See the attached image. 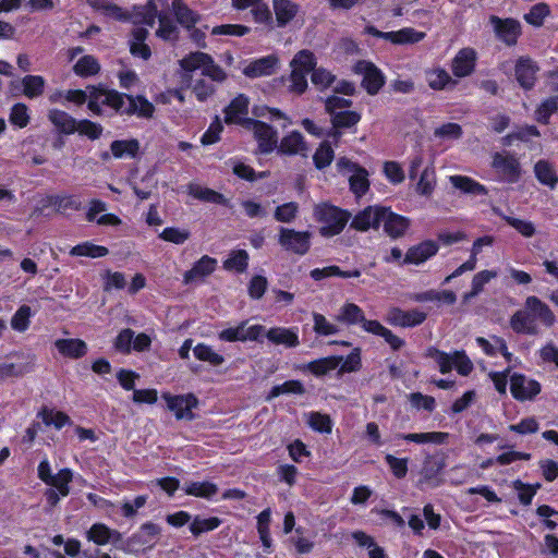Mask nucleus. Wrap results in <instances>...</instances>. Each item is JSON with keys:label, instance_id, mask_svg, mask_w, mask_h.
I'll return each instance as SVG.
<instances>
[{"label": "nucleus", "instance_id": "nucleus-11", "mask_svg": "<svg viewBox=\"0 0 558 558\" xmlns=\"http://www.w3.org/2000/svg\"><path fill=\"white\" fill-rule=\"evenodd\" d=\"M490 22L494 25V31L498 39L509 47L517 45L522 34V27L518 20L512 17L500 19L496 15H492Z\"/></svg>", "mask_w": 558, "mask_h": 558}, {"label": "nucleus", "instance_id": "nucleus-61", "mask_svg": "<svg viewBox=\"0 0 558 558\" xmlns=\"http://www.w3.org/2000/svg\"><path fill=\"white\" fill-rule=\"evenodd\" d=\"M38 416L41 417L45 425H53L57 429H61L63 426L71 423L70 416L66 413L62 411L53 413V411L47 407H44L39 411Z\"/></svg>", "mask_w": 558, "mask_h": 558}, {"label": "nucleus", "instance_id": "nucleus-27", "mask_svg": "<svg viewBox=\"0 0 558 558\" xmlns=\"http://www.w3.org/2000/svg\"><path fill=\"white\" fill-rule=\"evenodd\" d=\"M254 137L262 154H270L277 147L278 133L270 124L263 121L262 128L255 130Z\"/></svg>", "mask_w": 558, "mask_h": 558}, {"label": "nucleus", "instance_id": "nucleus-17", "mask_svg": "<svg viewBox=\"0 0 558 558\" xmlns=\"http://www.w3.org/2000/svg\"><path fill=\"white\" fill-rule=\"evenodd\" d=\"M279 58L276 54H268L250 62L244 69L243 74L250 78L269 76L276 72Z\"/></svg>", "mask_w": 558, "mask_h": 558}, {"label": "nucleus", "instance_id": "nucleus-37", "mask_svg": "<svg viewBox=\"0 0 558 558\" xmlns=\"http://www.w3.org/2000/svg\"><path fill=\"white\" fill-rule=\"evenodd\" d=\"M425 77L429 88L433 90H444L449 85H457V81L452 80L450 74L440 66L426 70Z\"/></svg>", "mask_w": 558, "mask_h": 558}, {"label": "nucleus", "instance_id": "nucleus-8", "mask_svg": "<svg viewBox=\"0 0 558 558\" xmlns=\"http://www.w3.org/2000/svg\"><path fill=\"white\" fill-rule=\"evenodd\" d=\"M247 320L239 323L235 327L222 329L218 332V339L225 342H245V341H260L265 333L263 325H252L246 327Z\"/></svg>", "mask_w": 558, "mask_h": 558}, {"label": "nucleus", "instance_id": "nucleus-58", "mask_svg": "<svg viewBox=\"0 0 558 558\" xmlns=\"http://www.w3.org/2000/svg\"><path fill=\"white\" fill-rule=\"evenodd\" d=\"M425 355L435 360L441 374H447L453 368L454 353L450 355L449 353L441 351L436 347H428Z\"/></svg>", "mask_w": 558, "mask_h": 558}, {"label": "nucleus", "instance_id": "nucleus-31", "mask_svg": "<svg viewBox=\"0 0 558 558\" xmlns=\"http://www.w3.org/2000/svg\"><path fill=\"white\" fill-rule=\"evenodd\" d=\"M48 119L62 134L71 135L77 130L78 121L66 111L60 109H51L48 113Z\"/></svg>", "mask_w": 558, "mask_h": 558}, {"label": "nucleus", "instance_id": "nucleus-51", "mask_svg": "<svg viewBox=\"0 0 558 558\" xmlns=\"http://www.w3.org/2000/svg\"><path fill=\"white\" fill-rule=\"evenodd\" d=\"M534 173L538 182L554 189L558 183V175L547 160H538L534 166Z\"/></svg>", "mask_w": 558, "mask_h": 558}, {"label": "nucleus", "instance_id": "nucleus-28", "mask_svg": "<svg viewBox=\"0 0 558 558\" xmlns=\"http://www.w3.org/2000/svg\"><path fill=\"white\" fill-rule=\"evenodd\" d=\"M277 149L280 155L293 156L306 150L307 146L301 132L292 131L281 138Z\"/></svg>", "mask_w": 558, "mask_h": 558}, {"label": "nucleus", "instance_id": "nucleus-29", "mask_svg": "<svg viewBox=\"0 0 558 558\" xmlns=\"http://www.w3.org/2000/svg\"><path fill=\"white\" fill-rule=\"evenodd\" d=\"M510 327L519 335L534 336L538 332L532 315L526 310H519L511 316Z\"/></svg>", "mask_w": 558, "mask_h": 558}, {"label": "nucleus", "instance_id": "nucleus-34", "mask_svg": "<svg viewBox=\"0 0 558 558\" xmlns=\"http://www.w3.org/2000/svg\"><path fill=\"white\" fill-rule=\"evenodd\" d=\"M396 438L415 444L444 445L447 442L449 434L445 432L409 433L397 434Z\"/></svg>", "mask_w": 558, "mask_h": 558}, {"label": "nucleus", "instance_id": "nucleus-64", "mask_svg": "<svg viewBox=\"0 0 558 558\" xmlns=\"http://www.w3.org/2000/svg\"><path fill=\"white\" fill-rule=\"evenodd\" d=\"M110 527L105 523H94L86 532V537L89 542L98 546H104L110 543Z\"/></svg>", "mask_w": 558, "mask_h": 558}, {"label": "nucleus", "instance_id": "nucleus-45", "mask_svg": "<svg viewBox=\"0 0 558 558\" xmlns=\"http://www.w3.org/2000/svg\"><path fill=\"white\" fill-rule=\"evenodd\" d=\"M411 300L415 302H429V301H438L442 302L447 305H452L457 301V295L451 290H427L424 292L415 293L411 296Z\"/></svg>", "mask_w": 558, "mask_h": 558}, {"label": "nucleus", "instance_id": "nucleus-53", "mask_svg": "<svg viewBox=\"0 0 558 558\" xmlns=\"http://www.w3.org/2000/svg\"><path fill=\"white\" fill-rule=\"evenodd\" d=\"M349 184L351 192L356 197H362L369 190L368 172L362 166L353 171V174L349 178Z\"/></svg>", "mask_w": 558, "mask_h": 558}, {"label": "nucleus", "instance_id": "nucleus-57", "mask_svg": "<svg viewBox=\"0 0 558 558\" xmlns=\"http://www.w3.org/2000/svg\"><path fill=\"white\" fill-rule=\"evenodd\" d=\"M45 78L40 75H26L22 78L23 94L27 98H37L45 90Z\"/></svg>", "mask_w": 558, "mask_h": 558}, {"label": "nucleus", "instance_id": "nucleus-56", "mask_svg": "<svg viewBox=\"0 0 558 558\" xmlns=\"http://www.w3.org/2000/svg\"><path fill=\"white\" fill-rule=\"evenodd\" d=\"M193 354L198 361L207 362L213 366H220L225 363V357L206 343H197L193 348Z\"/></svg>", "mask_w": 558, "mask_h": 558}, {"label": "nucleus", "instance_id": "nucleus-40", "mask_svg": "<svg viewBox=\"0 0 558 558\" xmlns=\"http://www.w3.org/2000/svg\"><path fill=\"white\" fill-rule=\"evenodd\" d=\"M386 40L395 45L416 44L426 36L424 32H418L412 27H404L396 32H387Z\"/></svg>", "mask_w": 558, "mask_h": 558}, {"label": "nucleus", "instance_id": "nucleus-55", "mask_svg": "<svg viewBox=\"0 0 558 558\" xmlns=\"http://www.w3.org/2000/svg\"><path fill=\"white\" fill-rule=\"evenodd\" d=\"M157 19L159 21V27L156 31L157 37L169 41L178 40L179 28L177 24L163 12H160Z\"/></svg>", "mask_w": 558, "mask_h": 558}, {"label": "nucleus", "instance_id": "nucleus-7", "mask_svg": "<svg viewBox=\"0 0 558 558\" xmlns=\"http://www.w3.org/2000/svg\"><path fill=\"white\" fill-rule=\"evenodd\" d=\"M162 399L166 401L167 408L174 413L177 420L193 421L195 418L193 409L198 405V399L195 395H171L170 392H163Z\"/></svg>", "mask_w": 558, "mask_h": 558}, {"label": "nucleus", "instance_id": "nucleus-35", "mask_svg": "<svg viewBox=\"0 0 558 558\" xmlns=\"http://www.w3.org/2000/svg\"><path fill=\"white\" fill-rule=\"evenodd\" d=\"M450 182L452 186L459 191H461L463 194L469 195H487L488 190L485 185L477 182L476 180L466 177V175H451Z\"/></svg>", "mask_w": 558, "mask_h": 558}, {"label": "nucleus", "instance_id": "nucleus-48", "mask_svg": "<svg viewBox=\"0 0 558 558\" xmlns=\"http://www.w3.org/2000/svg\"><path fill=\"white\" fill-rule=\"evenodd\" d=\"M248 253L245 250H233L223 260V268L228 271L243 274L248 267Z\"/></svg>", "mask_w": 558, "mask_h": 558}, {"label": "nucleus", "instance_id": "nucleus-59", "mask_svg": "<svg viewBox=\"0 0 558 558\" xmlns=\"http://www.w3.org/2000/svg\"><path fill=\"white\" fill-rule=\"evenodd\" d=\"M333 158V148L331 147V144L327 141L322 142L313 155L314 165L318 170H323L330 166Z\"/></svg>", "mask_w": 558, "mask_h": 558}, {"label": "nucleus", "instance_id": "nucleus-32", "mask_svg": "<svg viewBox=\"0 0 558 558\" xmlns=\"http://www.w3.org/2000/svg\"><path fill=\"white\" fill-rule=\"evenodd\" d=\"M35 363L34 356L27 361L19 363H0V381H4L9 378L23 377L34 371Z\"/></svg>", "mask_w": 558, "mask_h": 558}, {"label": "nucleus", "instance_id": "nucleus-24", "mask_svg": "<svg viewBox=\"0 0 558 558\" xmlns=\"http://www.w3.org/2000/svg\"><path fill=\"white\" fill-rule=\"evenodd\" d=\"M338 319L347 325H361L362 329L367 332L368 323H377L376 319H367L363 310L354 303H345L340 310Z\"/></svg>", "mask_w": 558, "mask_h": 558}, {"label": "nucleus", "instance_id": "nucleus-54", "mask_svg": "<svg viewBox=\"0 0 558 558\" xmlns=\"http://www.w3.org/2000/svg\"><path fill=\"white\" fill-rule=\"evenodd\" d=\"M361 119V113L353 110H340L330 116L331 125L342 130L354 128Z\"/></svg>", "mask_w": 558, "mask_h": 558}, {"label": "nucleus", "instance_id": "nucleus-38", "mask_svg": "<svg viewBox=\"0 0 558 558\" xmlns=\"http://www.w3.org/2000/svg\"><path fill=\"white\" fill-rule=\"evenodd\" d=\"M361 270L357 268L352 270H342L337 265H330L324 268H314L310 271L311 278L315 281H320L329 277L357 278L361 276Z\"/></svg>", "mask_w": 558, "mask_h": 558}, {"label": "nucleus", "instance_id": "nucleus-36", "mask_svg": "<svg viewBox=\"0 0 558 558\" xmlns=\"http://www.w3.org/2000/svg\"><path fill=\"white\" fill-rule=\"evenodd\" d=\"M140 142L136 138L116 140L110 144V150L114 158H135L140 153Z\"/></svg>", "mask_w": 558, "mask_h": 558}, {"label": "nucleus", "instance_id": "nucleus-2", "mask_svg": "<svg viewBox=\"0 0 558 558\" xmlns=\"http://www.w3.org/2000/svg\"><path fill=\"white\" fill-rule=\"evenodd\" d=\"M314 217L323 223L319 234L324 238H332L340 234L351 218V213L329 203L315 206Z\"/></svg>", "mask_w": 558, "mask_h": 558}, {"label": "nucleus", "instance_id": "nucleus-46", "mask_svg": "<svg viewBox=\"0 0 558 558\" xmlns=\"http://www.w3.org/2000/svg\"><path fill=\"white\" fill-rule=\"evenodd\" d=\"M73 481V472L69 468H63L58 471L57 474H53L51 476V480L47 482L46 485H48L50 488H53L61 493L62 497H66L70 495L71 487L70 484Z\"/></svg>", "mask_w": 558, "mask_h": 558}, {"label": "nucleus", "instance_id": "nucleus-4", "mask_svg": "<svg viewBox=\"0 0 558 558\" xmlns=\"http://www.w3.org/2000/svg\"><path fill=\"white\" fill-rule=\"evenodd\" d=\"M492 167L506 183L513 184L521 179V163L513 154L495 153L492 157Z\"/></svg>", "mask_w": 558, "mask_h": 558}, {"label": "nucleus", "instance_id": "nucleus-20", "mask_svg": "<svg viewBox=\"0 0 558 558\" xmlns=\"http://www.w3.org/2000/svg\"><path fill=\"white\" fill-rule=\"evenodd\" d=\"M54 347L63 357L71 360L82 359L88 352L87 343L80 338L57 339Z\"/></svg>", "mask_w": 558, "mask_h": 558}, {"label": "nucleus", "instance_id": "nucleus-3", "mask_svg": "<svg viewBox=\"0 0 558 558\" xmlns=\"http://www.w3.org/2000/svg\"><path fill=\"white\" fill-rule=\"evenodd\" d=\"M312 233L281 227L278 243L287 252L303 256L310 252Z\"/></svg>", "mask_w": 558, "mask_h": 558}, {"label": "nucleus", "instance_id": "nucleus-41", "mask_svg": "<svg viewBox=\"0 0 558 558\" xmlns=\"http://www.w3.org/2000/svg\"><path fill=\"white\" fill-rule=\"evenodd\" d=\"M87 3L95 11H100L117 21L128 22L131 17L128 11L107 0H87Z\"/></svg>", "mask_w": 558, "mask_h": 558}, {"label": "nucleus", "instance_id": "nucleus-60", "mask_svg": "<svg viewBox=\"0 0 558 558\" xmlns=\"http://www.w3.org/2000/svg\"><path fill=\"white\" fill-rule=\"evenodd\" d=\"M316 63L315 54L311 50L303 49L294 56L291 65L293 69L304 71L305 74H308L316 69Z\"/></svg>", "mask_w": 558, "mask_h": 558}, {"label": "nucleus", "instance_id": "nucleus-12", "mask_svg": "<svg viewBox=\"0 0 558 558\" xmlns=\"http://www.w3.org/2000/svg\"><path fill=\"white\" fill-rule=\"evenodd\" d=\"M477 53L475 49L465 47L460 49L451 60V72L453 76L463 78L474 73L476 68Z\"/></svg>", "mask_w": 558, "mask_h": 558}, {"label": "nucleus", "instance_id": "nucleus-43", "mask_svg": "<svg viewBox=\"0 0 558 558\" xmlns=\"http://www.w3.org/2000/svg\"><path fill=\"white\" fill-rule=\"evenodd\" d=\"M210 54L203 51H194L184 56L180 61V68L184 72L192 73L196 70L204 71L207 62H210Z\"/></svg>", "mask_w": 558, "mask_h": 558}, {"label": "nucleus", "instance_id": "nucleus-18", "mask_svg": "<svg viewBox=\"0 0 558 558\" xmlns=\"http://www.w3.org/2000/svg\"><path fill=\"white\" fill-rule=\"evenodd\" d=\"M439 250L438 244L433 240H425L411 246L404 256L403 264L420 265L435 256Z\"/></svg>", "mask_w": 558, "mask_h": 558}, {"label": "nucleus", "instance_id": "nucleus-63", "mask_svg": "<svg viewBox=\"0 0 558 558\" xmlns=\"http://www.w3.org/2000/svg\"><path fill=\"white\" fill-rule=\"evenodd\" d=\"M550 14V8L547 3L539 2L531 7L530 11L524 14L527 24L534 27H541L544 20Z\"/></svg>", "mask_w": 558, "mask_h": 558}, {"label": "nucleus", "instance_id": "nucleus-52", "mask_svg": "<svg viewBox=\"0 0 558 558\" xmlns=\"http://www.w3.org/2000/svg\"><path fill=\"white\" fill-rule=\"evenodd\" d=\"M221 523L222 520L218 517L202 518L201 515H195L190 524V532L194 537H198L203 533L218 529Z\"/></svg>", "mask_w": 558, "mask_h": 558}, {"label": "nucleus", "instance_id": "nucleus-15", "mask_svg": "<svg viewBox=\"0 0 558 558\" xmlns=\"http://www.w3.org/2000/svg\"><path fill=\"white\" fill-rule=\"evenodd\" d=\"M445 468L444 457L427 456L422 464L420 483L438 487L441 484L440 475Z\"/></svg>", "mask_w": 558, "mask_h": 558}, {"label": "nucleus", "instance_id": "nucleus-22", "mask_svg": "<svg viewBox=\"0 0 558 558\" xmlns=\"http://www.w3.org/2000/svg\"><path fill=\"white\" fill-rule=\"evenodd\" d=\"M342 356L330 355L311 361L306 364L298 366L301 372H308L316 377H322L339 367Z\"/></svg>", "mask_w": 558, "mask_h": 558}, {"label": "nucleus", "instance_id": "nucleus-16", "mask_svg": "<svg viewBox=\"0 0 558 558\" xmlns=\"http://www.w3.org/2000/svg\"><path fill=\"white\" fill-rule=\"evenodd\" d=\"M380 218L385 232L392 239L401 238L410 227V219L393 213L389 207H384Z\"/></svg>", "mask_w": 558, "mask_h": 558}, {"label": "nucleus", "instance_id": "nucleus-5", "mask_svg": "<svg viewBox=\"0 0 558 558\" xmlns=\"http://www.w3.org/2000/svg\"><path fill=\"white\" fill-rule=\"evenodd\" d=\"M354 72L363 76L361 85L371 96L377 95L386 84V76L381 70L371 61H357L354 65Z\"/></svg>", "mask_w": 558, "mask_h": 558}, {"label": "nucleus", "instance_id": "nucleus-19", "mask_svg": "<svg viewBox=\"0 0 558 558\" xmlns=\"http://www.w3.org/2000/svg\"><path fill=\"white\" fill-rule=\"evenodd\" d=\"M159 13L156 0H147L145 4L133 7L129 21H132L134 25H147L153 27Z\"/></svg>", "mask_w": 558, "mask_h": 558}, {"label": "nucleus", "instance_id": "nucleus-21", "mask_svg": "<svg viewBox=\"0 0 558 558\" xmlns=\"http://www.w3.org/2000/svg\"><path fill=\"white\" fill-rule=\"evenodd\" d=\"M525 308L532 315L534 322L538 319L546 327H551L556 322V316L549 306L535 295L526 298Z\"/></svg>", "mask_w": 558, "mask_h": 558}, {"label": "nucleus", "instance_id": "nucleus-26", "mask_svg": "<svg viewBox=\"0 0 558 558\" xmlns=\"http://www.w3.org/2000/svg\"><path fill=\"white\" fill-rule=\"evenodd\" d=\"M171 9L177 22L186 29H192L201 20V15L190 9L183 0H172Z\"/></svg>", "mask_w": 558, "mask_h": 558}, {"label": "nucleus", "instance_id": "nucleus-23", "mask_svg": "<svg viewBox=\"0 0 558 558\" xmlns=\"http://www.w3.org/2000/svg\"><path fill=\"white\" fill-rule=\"evenodd\" d=\"M216 267L217 259L208 255H204L193 264L191 269L184 272L183 281L185 283H191L196 279H203L211 275L216 270Z\"/></svg>", "mask_w": 558, "mask_h": 558}, {"label": "nucleus", "instance_id": "nucleus-33", "mask_svg": "<svg viewBox=\"0 0 558 558\" xmlns=\"http://www.w3.org/2000/svg\"><path fill=\"white\" fill-rule=\"evenodd\" d=\"M267 339L275 344L296 348L300 344L299 335L292 328L272 327L266 332Z\"/></svg>", "mask_w": 558, "mask_h": 558}, {"label": "nucleus", "instance_id": "nucleus-25", "mask_svg": "<svg viewBox=\"0 0 558 558\" xmlns=\"http://www.w3.org/2000/svg\"><path fill=\"white\" fill-rule=\"evenodd\" d=\"M250 99L245 94H238L223 109L225 122L232 125L238 120L248 114Z\"/></svg>", "mask_w": 558, "mask_h": 558}, {"label": "nucleus", "instance_id": "nucleus-44", "mask_svg": "<svg viewBox=\"0 0 558 558\" xmlns=\"http://www.w3.org/2000/svg\"><path fill=\"white\" fill-rule=\"evenodd\" d=\"M45 203L44 206H53L58 213H64L68 209L77 211L82 208V202L75 195H49L45 199Z\"/></svg>", "mask_w": 558, "mask_h": 558}, {"label": "nucleus", "instance_id": "nucleus-14", "mask_svg": "<svg viewBox=\"0 0 558 558\" xmlns=\"http://www.w3.org/2000/svg\"><path fill=\"white\" fill-rule=\"evenodd\" d=\"M384 213V206H367L353 217L350 227L360 232H365L371 228L378 229Z\"/></svg>", "mask_w": 558, "mask_h": 558}, {"label": "nucleus", "instance_id": "nucleus-6", "mask_svg": "<svg viewBox=\"0 0 558 558\" xmlns=\"http://www.w3.org/2000/svg\"><path fill=\"white\" fill-rule=\"evenodd\" d=\"M160 534V525L155 522L147 521L138 527L137 532L133 533L126 539V545L132 551L153 549L157 544Z\"/></svg>", "mask_w": 558, "mask_h": 558}, {"label": "nucleus", "instance_id": "nucleus-62", "mask_svg": "<svg viewBox=\"0 0 558 558\" xmlns=\"http://www.w3.org/2000/svg\"><path fill=\"white\" fill-rule=\"evenodd\" d=\"M512 486L518 492V498L520 502L523 506H529L532 504L534 496L542 485L539 483L529 484L522 482L521 480H515L512 482Z\"/></svg>", "mask_w": 558, "mask_h": 558}, {"label": "nucleus", "instance_id": "nucleus-50", "mask_svg": "<svg viewBox=\"0 0 558 558\" xmlns=\"http://www.w3.org/2000/svg\"><path fill=\"white\" fill-rule=\"evenodd\" d=\"M305 387L301 380L290 379L286 380L280 385H275L269 390L266 400L270 401L275 398H278L281 395H304Z\"/></svg>", "mask_w": 558, "mask_h": 558}, {"label": "nucleus", "instance_id": "nucleus-9", "mask_svg": "<svg viewBox=\"0 0 558 558\" xmlns=\"http://www.w3.org/2000/svg\"><path fill=\"white\" fill-rule=\"evenodd\" d=\"M542 390L536 379H529L524 374L513 373L510 376V392L518 401L534 399Z\"/></svg>", "mask_w": 558, "mask_h": 558}, {"label": "nucleus", "instance_id": "nucleus-1", "mask_svg": "<svg viewBox=\"0 0 558 558\" xmlns=\"http://www.w3.org/2000/svg\"><path fill=\"white\" fill-rule=\"evenodd\" d=\"M69 102L82 106L87 101L88 110L95 116H102V106L110 108L118 116H136L150 119L155 106L144 95H131L108 88L104 84L88 85L86 90L69 89L64 94Z\"/></svg>", "mask_w": 558, "mask_h": 558}, {"label": "nucleus", "instance_id": "nucleus-30", "mask_svg": "<svg viewBox=\"0 0 558 558\" xmlns=\"http://www.w3.org/2000/svg\"><path fill=\"white\" fill-rule=\"evenodd\" d=\"M272 4L278 27L287 26L300 10L299 4L291 0H274Z\"/></svg>", "mask_w": 558, "mask_h": 558}, {"label": "nucleus", "instance_id": "nucleus-47", "mask_svg": "<svg viewBox=\"0 0 558 558\" xmlns=\"http://www.w3.org/2000/svg\"><path fill=\"white\" fill-rule=\"evenodd\" d=\"M100 70V63L92 54L83 56L73 65L74 74L84 78L97 75Z\"/></svg>", "mask_w": 558, "mask_h": 558}, {"label": "nucleus", "instance_id": "nucleus-10", "mask_svg": "<svg viewBox=\"0 0 558 558\" xmlns=\"http://www.w3.org/2000/svg\"><path fill=\"white\" fill-rule=\"evenodd\" d=\"M427 318V314L417 308L404 311L393 306L389 308L386 315V322L393 327L413 328L422 325Z\"/></svg>", "mask_w": 558, "mask_h": 558}, {"label": "nucleus", "instance_id": "nucleus-13", "mask_svg": "<svg viewBox=\"0 0 558 558\" xmlns=\"http://www.w3.org/2000/svg\"><path fill=\"white\" fill-rule=\"evenodd\" d=\"M538 70L537 63L530 57H520L517 60L514 75L524 90H531L535 86Z\"/></svg>", "mask_w": 558, "mask_h": 558}, {"label": "nucleus", "instance_id": "nucleus-42", "mask_svg": "<svg viewBox=\"0 0 558 558\" xmlns=\"http://www.w3.org/2000/svg\"><path fill=\"white\" fill-rule=\"evenodd\" d=\"M185 495L204 498L207 500L213 499V497L218 493L217 484L203 481V482H190L186 483L183 488Z\"/></svg>", "mask_w": 558, "mask_h": 558}, {"label": "nucleus", "instance_id": "nucleus-39", "mask_svg": "<svg viewBox=\"0 0 558 558\" xmlns=\"http://www.w3.org/2000/svg\"><path fill=\"white\" fill-rule=\"evenodd\" d=\"M367 332L381 337L392 351H399L405 345V341L395 335L390 329L383 326L378 320L377 323L367 324Z\"/></svg>", "mask_w": 558, "mask_h": 558}, {"label": "nucleus", "instance_id": "nucleus-49", "mask_svg": "<svg viewBox=\"0 0 558 558\" xmlns=\"http://www.w3.org/2000/svg\"><path fill=\"white\" fill-rule=\"evenodd\" d=\"M109 254L108 247L85 241L76 244L70 250L71 256H84L90 258L105 257Z\"/></svg>", "mask_w": 558, "mask_h": 558}]
</instances>
